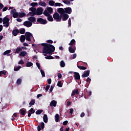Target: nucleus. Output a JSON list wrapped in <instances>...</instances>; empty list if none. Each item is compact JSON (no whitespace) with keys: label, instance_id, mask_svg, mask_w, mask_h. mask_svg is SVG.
Wrapping results in <instances>:
<instances>
[{"label":"nucleus","instance_id":"nucleus-44","mask_svg":"<svg viewBox=\"0 0 131 131\" xmlns=\"http://www.w3.org/2000/svg\"><path fill=\"white\" fill-rule=\"evenodd\" d=\"M55 7H61H61H63L62 4L60 3H56L55 4Z\"/></svg>","mask_w":131,"mask_h":131},{"label":"nucleus","instance_id":"nucleus-49","mask_svg":"<svg viewBox=\"0 0 131 131\" xmlns=\"http://www.w3.org/2000/svg\"><path fill=\"white\" fill-rule=\"evenodd\" d=\"M21 82H22V79H18L17 80V84H21Z\"/></svg>","mask_w":131,"mask_h":131},{"label":"nucleus","instance_id":"nucleus-7","mask_svg":"<svg viewBox=\"0 0 131 131\" xmlns=\"http://www.w3.org/2000/svg\"><path fill=\"white\" fill-rule=\"evenodd\" d=\"M68 18H69V15L67 13L61 15V20H62V21H67Z\"/></svg>","mask_w":131,"mask_h":131},{"label":"nucleus","instance_id":"nucleus-50","mask_svg":"<svg viewBox=\"0 0 131 131\" xmlns=\"http://www.w3.org/2000/svg\"><path fill=\"white\" fill-rule=\"evenodd\" d=\"M69 110L70 114L72 115L73 114V112H74V110H73V108H70Z\"/></svg>","mask_w":131,"mask_h":131},{"label":"nucleus","instance_id":"nucleus-19","mask_svg":"<svg viewBox=\"0 0 131 131\" xmlns=\"http://www.w3.org/2000/svg\"><path fill=\"white\" fill-rule=\"evenodd\" d=\"M26 55H27V52L26 51H21L19 54L20 57H25Z\"/></svg>","mask_w":131,"mask_h":131},{"label":"nucleus","instance_id":"nucleus-28","mask_svg":"<svg viewBox=\"0 0 131 131\" xmlns=\"http://www.w3.org/2000/svg\"><path fill=\"white\" fill-rule=\"evenodd\" d=\"M44 56H45V59H47L48 60H52V59H54V57H53L51 55L47 56V54H44Z\"/></svg>","mask_w":131,"mask_h":131},{"label":"nucleus","instance_id":"nucleus-48","mask_svg":"<svg viewBox=\"0 0 131 131\" xmlns=\"http://www.w3.org/2000/svg\"><path fill=\"white\" fill-rule=\"evenodd\" d=\"M38 4L37 3H32L31 4V6L34 8L35 7V6H37Z\"/></svg>","mask_w":131,"mask_h":131},{"label":"nucleus","instance_id":"nucleus-40","mask_svg":"<svg viewBox=\"0 0 131 131\" xmlns=\"http://www.w3.org/2000/svg\"><path fill=\"white\" fill-rule=\"evenodd\" d=\"M57 86L59 88H62V86H63V84H62V82L61 81H59L57 82Z\"/></svg>","mask_w":131,"mask_h":131},{"label":"nucleus","instance_id":"nucleus-47","mask_svg":"<svg viewBox=\"0 0 131 131\" xmlns=\"http://www.w3.org/2000/svg\"><path fill=\"white\" fill-rule=\"evenodd\" d=\"M36 66L37 67L38 69L39 70H41V69L40 68V64L38 62H36Z\"/></svg>","mask_w":131,"mask_h":131},{"label":"nucleus","instance_id":"nucleus-8","mask_svg":"<svg viewBox=\"0 0 131 131\" xmlns=\"http://www.w3.org/2000/svg\"><path fill=\"white\" fill-rule=\"evenodd\" d=\"M11 13L13 14L12 17L13 18H17V17H19V13L16 12V9L11 10Z\"/></svg>","mask_w":131,"mask_h":131},{"label":"nucleus","instance_id":"nucleus-4","mask_svg":"<svg viewBox=\"0 0 131 131\" xmlns=\"http://www.w3.org/2000/svg\"><path fill=\"white\" fill-rule=\"evenodd\" d=\"M37 22L43 25H45L48 24V20H46V19H43L42 18H39V17L37 18Z\"/></svg>","mask_w":131,"mask_h":131},{"label":"nucleus","instance_id":"nucleus-11","mask_svg":"<svg viewBox=\"0 0 131 131\" xmlns=\"http://www.w3.org/2000/svg\"><path fill=\"white\" fill-rule=\"evenodd\" d=\"M23 25H24V26H26V27H28V28L31 27V26H32V23L29 21H25Z\"/></svg>","mask_w":131,"mask_h":131},{"label":"nucleus","instance_id":"nucleus-14","mask_svg":"<svg viewBox=\"0 0 131 131\" xmlns=\"http://www.w3.org/2000/svg\"><path fill=\"white\" fill-rule=\"evenodd\" d=\"M76 95H79V92H78V89H76L75 90H74L72 92L71 97L72 98H73L74 96H75V94Z\"/></svg>","mask_w":131,"mask_h":131},{"label":"nucleus","instance_id":"nucleus-53","mask_svg":"<svg viewBox=\"0 0 131 131\" xmlns=\"http://www.w3.org/2000/svg\"><path fill=\"white\" fill-rule=\"evenodd\" d=\"M47 82H48V84H51V83H52V79L49 78V79H48Z\"/></svg>","mask_w":131,"mask_h":131},{"label":"nucleus","instance_id":"nucleus-33","mask_svg":"<svg viewBox=\"0 0 131 131\" xmlns=\"http://www.w3.org/2000/svg\"><path fill=\"white\" fill-rule=\"evenodd\" d=\"M47 19L50 22H53V21H54V18H53V17L52 16V15H51V14L48 16Z\"/></svg>","mask_w":131,"mask_h":131},{"label":"nucleus","instance_id":"nucleus-60","mask_svg":"<svg viewBox=\"0 0 131 131\" xmlns=\"http://www.w3.org/2000/svg\"><path fill=\"white\" fill-rule=\"evenodd\" d=\"M47 42L48 43H53V41L52 40H48L47 41Z\"/></svg>","mask_w":131,"mask_h":131},{"label":"nucleus","instance_id":"nucleus-6","mask_svg":"<svg viewBox=\"0 0 131 131\" xmlns=\"http://www.w3.org/2000/svg\"><path fill=\"white\" fill-rule=\"evenodd\" d=\"M26 39L28 40V41H31V38H30L32 36V34L29 32H27L25 33Z\"/></svg>","mask_w":131,"mask_h":131},{"label":"nucleus","instance_id":"nucleus-62","mask_svg":"<svg viewBox=\"0 0 131 131\" xmlns=\"http://www.w3.org/2000/svg\"><path fill=\"white\" fill-rule=\"evenodd\" d=\"M37 128L38 131L41 130V128H40V126H39V125L37 126Z\"/></svg>","mask_w":131,"mask_h":131},{"label":"nucleus","instance_id":"nucleus-38","mask_svg":"<svg viewBox=\"0 0 131 131\" xmlns=\"http://www.w3.org/2000/svg\"><path fill=\"white\" fill-rule=\"evenodd\" d=\"M63 3L66 5H68V6H70V5H71V3L69 1H67V0L63 1Z\"/></svg>","mask_w":131,"mask_h":131},{"label":"nucleus","instance_id":"nucleus-1","mask_svg":"<svg viewBox=\"0 0 131 131\" xmlns=\"http://www.w3.org/2000/svg\"><path fill=\"white\" fill-rule=\"evenodd\" d=\"M41 45L43 47L42 53L43 54H52V53H54L55 52V47L51 44H49L47 43H42Z\"/></svg>","mask_w":131,"mask_h":131},{"label":"nucleus","instance_id":"nucleus-61","mask_svg":"<svg viewBox=\"0 0 131 131\" xmlns=\"http://www.w3.org/2000/svg\"><path fill=\"white\" fill-rule=\"evenodd\" d=\"M72 102L71 101H68L67 102V106L69 107V106H70V105H71Z\"/></svg>","mask_w":131,"mask_h":131},{"label":"nucleus","instance_id":"nucleus-21","mask_svg":"<svg viewBox=\"0 0 131 131\" xmlns=\"http://www.w3.org/2000/svg\"><path fill=\"white\" fill-rule=\"evenodd\" d=\"M75 48L74 47L73 48H72V47H70L69 48V52H70V53H71L72 54H73V53H75Z\"/></svg>","mask_w":131,"mask_h":131},{"label":"nucleus","instance_id":"nucleus-34","mask_svg":"<svg viewBox=\"0 0 131 131\" xmlns=\"http://www.w3.org/2000/svg\"><path fill=\"white\" fill-rule=\"evenodd\" d=\"M77 67L80 70H86L87 69V68L84 66H77Z\"/></svg>","mask_w":131,"mask_h":131},{"label":"nucleus","instance_id":"nucleus-54","mask_svg":"<svg viewBox=\"0 0 131 131\" xmlns=\"http://www.w3.org/2000/svg\"><path fill=\"white\" fill-rule=\"evenodd\" d=\"M68 24L69 26L70 27H71V18H69L68 20Z\"/></svg>","mask_w":131,"mask_h":131},{"label":"nucleus","instance_id":"nucleus-46","mask_svg":"<svg viewBox=\"0 0 131 131\" xmlns=\"http://www.w3.org/2000/svg\"><path fill=\"white\" fill-rule=\"evenodd\" d=\"M29 112H30V113H31L32 114H33V113H34L35 112V111L34 110V109H33V108H31L29 111Z\"/></svg>","mask_w":131,"mask_h":131},{"label":"nucleus","instance_id":"nucleus-42","mask_svg":"<svg viewBox=\"0 0 131 131\" xmlns=\"http://www.w3.org/2000/svg\"><path fill=\"white\" fill-rule=\"evenodd\" d=\"M21 68H22V67L21 66H18L16 68H14V71H18V70H20V69H21Z\"/></svg>","mask_w":131,"mask_h":131},{"label":"nucleus","instance_id":"nucleus-59","mask_svg":"<svg viewBox=\"0 0 131 131\" xmlns=\"http://www.w3.org/2000/svg\"><path fill=\"white\" fill-rule=\"evenodd\" d=\"M0 72L1 73V74H3L4 75H6V74H7V72H4V71H1Z\"/></svg>","mask_w":131,"mask_h":131},{"label":"nucleus","instance_id":"nucleus-5","mask_svg":"<svg viewBox=\"0 0 131 131\" xmlns=\"http://www.w3.org/2000/svg\"><path fill=\"white\" fill-rule=\"evenodd\" d=\"M43 13V8L39 7L36 9V15H42Z\"/></svg>","mask_w":131,"mask_h":131},{"label":"nucleus","instance_id":"nucleus-36","mask_svg":"<svg viewBox=\"0 0 131 131\" xmlns=\"http://www.w3.org/2000/svg\"><path fill=\"white\" fill-rule=\"evenodd\" d=\"M49 4L50 6H51L52 7H54V6H55V2L53 0H51L49 2Z\"/></svg>","mask_w":131,"mask_h":131},{"label":"nucleus","instance_id":"nucleus-22","mask_svg":"<svg viewBox=\"0 0 131 131\" xmlns=\"http://www.w3.org/2000/svg\"><path fill=\"white\" fill-rule=\"evenodd\" d=\"M69 46H71V47H74V46H75V40L74 39L71 40L70 42L69 43Z\"/></svg>","mask_w":131,"mask_h":131},{"label":"nucleus","instance_id":"nucleus-15","mask_svg":"<svg viewBox=\"0 0 131 131\" xmlns=\"http://www.w3.org/2000/svg\"><path fill=\"white\" fill-rule=\"evenodd\" d=\"M57 12L58 13H59V14H60V15H63V14H65L64 9L63 8H58L57 9Z\"/></svg>","mask_w":131,"mask_h":131},{"label":"nucleus","instance_id":"nucleus-30","mask_svg":"<svg viewBox=\"0 0 131 131\" xmlns=\"http://www.w3.org/2000/svg\"><path fill=\"white\" fill-rule=\"evenodd\" d=\"M47 12H48V13L49 14H52V13H53V8L52 7H48L47 8Z\"/></svg>","mask_w":131,"mask_h":131},{"label":"nucleus","instance_id":"nucleus-58","mask_svg":"<svg viewBox=\"0 0 131 131\" xmlns=\"http://www.w3.org/2000/svg\"><path fill=\"white\" fill-rule=\"evenodd\" d=\"M57 76L58 78H62V74L61 73H58Z\"/></svg>","mask_w":131,"mask_h":131},{"label":"nucleus","instance_id":"nucleus-39","mask_svg":"<svg viewBox=\"0 0 131 131\" xmlns=\"http://www.w3.org/2000/svg\"><path fill=\"white\" fill-rule=\"evenodd\" d=\"M40 73L42 75V77H46V73H45V71L42 70H40Z\"/></svg>","mask_w":131,"mask_h":131},{"label":"nucleus","instance_id":"nucleus-32","mask_svg":"<svg viewBox=\"0 0 131 131\" xmlns=\"http://www.w3.org/2000/svg\"><path fill=\"white\" fill-rule=\"evenodd\" d=\"M25 36L24 35H21L20 38V40L21 42H24L25 41Z\"/></svg>","mask_w":131,"mask_h":131},{"label":"nucleus","instance_id":"nucleus-13","mask_svg":"<svg viewBox=\"0 0 131 131\" xmlns=\"http://www.w3.org/2000/svg\"><path fill=\"white\" fill-rule=\"evenodd\" d=\"M74 77H75V79L76 80H79V79H80V75H79V73L77 72H74Z\"/></svg>","mask_w":131,"mask_h":131},{"label":"nucleus","instance_id":"nucleus-57","mask_svg":"<svg viewBox=\"0 0 131 131\" xmlns=\"http://www.w3.org/2000/svg\"><path fill=\"white\" fill-rule=\"evenodd\" d=\"M41 127L42 129L45 128V123L41 122Z\"/></svg>","mask_w":131,"mask_h":131},{"label":"nucleus","instance_id":"nucleus-9","mask_svg":"<svg viewBox=\"0 0 131 131\" xmlns=\"http://www.w3.org/2000/svg\"><path fill=\"white\" fill-rule=\"evenodd\" d=\"M90 70H88L87 71H85L83 74L82 75L81 77L82 78H85V77H88L90 76Z\"/></svg>","mask_w":131,"mask_h":131},{"label":"nucleus","instance_id":"nucleus-37","mask_svg":"<svg viewBox=\"0 0 131 131\" xmlns=\"http://www.w3.org/2000/svg\"><path fill=\"white\" fill-rule=\"evenodd\" d=\"M43 15L46 16V17H48V16H50L51 14L48 12L47 10H45L43 12Z\"/></svg>","mask_w":131,"mask_h":131},{"label":"nucleus","instance_id":"nucleus-3","mask_svg":"<svg viewBox=\"0 0 131 131\" xmlns=\"http://www.w3.org/2000/svg\"><path fill=\"white\" fill-rule=\"evenodd\" d=\"M3 24H5V25H4L5 27H9V25H10L9 23L10 22V18L9 17H4L3 19Z\"/></svg>","mask_w":131,"mask_h":131},{"label":"nucleus","instance_id":"nucleus-20","mask_svg":"<svg viewBox=\"0 0 131 131\" xmlns=\"http://www.w3.org/2000/svg\"><path fill=\"white\" fill-rule=\"evenodd\" d=\"M43 120L45 123H47L48 122V120H49V119L48 118V115L47 114H45L43 115Z\"/></svg>","mask_w":131,"mask_h":131},{"label":"nucleus","instance_id":"nucleus-2","mask_svg":"<svg viewBox=\"0 0 131 131\" xmlns=\"http://www.w3.org/2000/svg\"><path fill=\"white\" fill-rule=\"evenodd\" d=\"M53 18L56 20V22H61V15L59 14L58 12H55L53 15Z\"/></svg>","mask_w":131,"mask_h":131},{"label":"nucleus","instance_id":"nucleus-24","mask_svg":"<svg viewBox=\"0 0 131 131\" xmlns=\"http://www.w3.org/2000/svg\"><path fill=\"white\" fill-rule=\"evenodd\" d=\"M25 16H26V13H25V12L18 13V17L20 18H23V17H25Z\"/></svg>","mask_w":131,"mask_h":131},{"label":"nucleus","instance_id":"nucleus-56","mask_svg":"<svg viewBox=\"0 0 131 131\" xmlns=\"http://www.w3.org/2000/svg\"><path fill=\"white\" fill-rule=\"evenodd\" d=\"M68 123V121L66 120L64 121L63 123L62 124L63 125H67V124Z\"/></svg>","mask_w":131,"mask_h":131},{"label":"nucleus","instance_id":"nucleus-43","mask_svg":"<svg viewBox=\"0 0 131 131\" xmlns=\"http://www.w3.org/2000/svg\"><path fill=\"white\" fill-rule=\"evenodd\" d=\"M19 32L20 33V34H24V33H25V29L23 28L21 29L20 31H19Z\"/></svg>","mask_w":131,"mask_h":131},{"label":"nucleus","instance_id":"nucleus-29","mask_svg":"<svg viewBox=\"0 0 131 131\" xmlns=\"http://www.w3.org/2000/svg\"><path fill=\"white\" fill-rule=\"evenodd\" d=\"M22 51V49L21 48V47H17L16 48V50L15 52V54H19V53H20V52H21Z\"/></svg>","mask_w":131,"mask_h":131},{"label":"nucleus","instance_id":"nucleus-17","mask_svg":"<svg viewBox=\"0 0 131 131\" xmlns=\"http://www.w3.org/2000/svg\"><path fill=\"white\" fill-rule=\"evenodd\" d=\"M18 33H19V30L18 29H14L12 31V34L14 36H17V35H18Z\"/></svg>","mask_w":131,"mask_h":131},{"label":"nucleus","instance_id":"nucleus-26","mask_svg":"<svg viewBox=\"0 0 131 131\" xmlns=\"http://www.w3.org/2000/svg\"><path fill=\"white\" fill-rule=\"evenodd\" d=\"M38 5L39 6H41V7H46L47 6V4L45 2L41 1L38 3Z\"/></svg>","mask_w":131,"mask_h":131},{"label":"nucleus","instance_id":"nucleus-18","mask_svg":"<svg viewBox=\"0 0 131 131\" xmlns=\"http://www.w3.org/2000/svg\"><path fill=\"white\" fill-rule=\"evenodd\" d=\"M28 20H29L30 22H31V23H32V22H35L36 21V19L34 17V16L29 17L28 18Z\"/></svg>","mask_w":131,"mask_h":131},{"label":"nucleus","instance_id":"nucleus-64","mask_svg":"<svg viewBox=\"0 0 131 131\" xmlns=\"http://www.w3.org/2000/svg\"><path fill=\"white\" fill-rule=\"evenodd\" d=\"M84 115H85V114H84V113H82L80 114V117H84Z\"/></svg>","mask_w":131,"mask_h":131},{"label":"nucleus","instance_id":"nucleus-52","mask_svg":"<svg viewBox=\"0 0 131 131\" xmlns=\"http://www.w3.org/2000/svg\"><path fill=\"white\" fill-rule=\"evenodd\" d=\"M51 86L50 85H48L47 86H46V89H45V90H46V92H48V91H49V90L50 89V87Z\"/></svg>","mask_w":131,"mask_h":131},{"label":"nucleus","instance_id":"nucleus-16","mask_svg":"<svg viewBox=\"0 0 131 131\" xmlns=\"http://www.w3.org/2000/svg\"><path fill=\"white\" fill-rule=\"evenodd\" d=\"M50 106H51V107H56V106H57V101L55 100H52L50 103Z\"/></svg>","mask_w":131,"mask_h":131},{"label":"nucleus","instance_id":"nucleus-23","mask_svg":"<svg viewBox=\"0 0 131 131\" xmlns=\"http://www.w3.org/2000/svg\"><path fill=\"white\" fill-rule=\"evenodd\" d=\"M19 112L23 116H25V115L26 114V110H24L23 108H21Z\"/></svg>","mask_w":131,"mask_h":131},{"label":"nucleus","instance_id":"nucleus-45","mask_svg":"<svg viewBox=\"0 0 131 131\" xmlns=\"http://www.w3.org/2000/svg\"><path fill=\"white\" fill-rule=\"evenodd\" d=\"M60 67H65V62H64V61H63V60H61V61H60Z\"/></svg>","mask_w":131,"mask_h":131},{"label":"nucleus","instance_id":"nucleus-31","mask_svg":"<svg viewBox=\"0 0 131 131\" xmlns=\"http://www.w3.org/2000/svg\"><path fill=\"white\" fill-rule=\"evenodd\" d=\"M33 66V63L30 61H28L26 64V67H31V66Z\"/></svg>","mask_w":131,"mask_h":131},{"label":"nucleus","instance_id":"nucleus-10","mask_svg":"<svg viewBox=\"0 0 131 131\" xmlns=\"http://www.w3.org/2000/svg\"><path fill=\"white\" fill-rule=\"evenodd\" d=\"M64 13L70 14L72 13V9L70 7H67L64 8Z\"/></svg>","mask_w":131,"mask_h":131},{"label":"nucleus","instance_id":"nucleus-41","mask_svg":"<svg viewBox=\"0 0 131 131\" xmlns=\"http://www.w3.org/2000/svg\"><path fill=\"white\" fill-rule=\"evenodd\" d=\"M11 52V50H7L4 52L3 55H4V56H6V55H8V54H10Z\"/></svg>","mask_w":131,"mask_h":131},{"label":"nucleus","instance_id":"nucleus-55","mask_svg":"<svg viewBox=\"0 0 131 131\" xmlns=\"http://www.w3.org/2000/svg\"><path fill=\"white\" fill-rule=\"evenodd\" d=\"M53 90H54V86L51 85L50 89V93H52L53 92Z\"/></svg>","mask_w":131,"mask_h":131},{"label":"nucleus","instance_id":"nucleus-12","mask_svg":"<svg viewBox=\"0 0 131 131\" xmlns=\"http://www.w3.org/2000/svg\"><path fill=\"white\" fill-rule=\"evenodd\" d=\"M29 11L32 12L33 14H32V16H35V15H36V8L34 7H31L29 8Z\"/></svg>","mask_w":131,"mask_h":131},{"label":"nucleus","instance_id":"nucleus-35","mask_svg":"<svg viewBox=\"0 0 131 131\" xmlns=\"http://www.w3.org/2000/svg\"><path fill=\"white\" fill-rule=\"evenodd\" d=\"M42 112H43V110H38L36 112V114L37 115H39V114H41V113H42Z\"/></svg>","mask_w":131,"mask_h":131},{"label":"nucleus","instance_id":"nucleus-27","mask_svg":"<svg viewBox=\"0 0 131 131\" xmlns=\"http://www.w3.org/2000/svg\"><path fill=\"white\" fill-rule=\"evenodd\" d=\"M55 121L56 122H58L60 120V116H59V114H56L55 115Z\"/></svg>","mask_w":131,"mask_h":131},{"label":"nucleus","instance_id":"nucleus-63","mask_svg":"<svg viewBox=\"0 0 131 131\" xmlns=\"http://www.w3.org/2000/svg\"><path fill=\"white\" fill-rule=\"evenodd\" d=\"M7 10H8V7H5L3 9V12H6V11H7Z\"/></svg>","mask_w":131,"mask_h":131},{"label":"nucleus","instance_id":"nucleus-51","mask_svg":"<svg viewBox=\"0 0 131 131\" xmlns=\"http://www.w3.org/2000/svg\"><path fill=\"white\" fill-rule=\"evenodd\" d=\"M18 64H19V65H23V64H24V61H23V60H20L18 62Z\"/></svg>","mask_w":131,"mask_h":131},{"label":"nucleus","instance_id":"nucleus-25","mask_svg":"<svg viewBox=\"0 0 131 131\" xmlns=\"http://www.w3.org/2000/svg\"><path fill=\"white\" fill-rule=\"evenodd\" d=\"M34 104H35V99H31V100L29 103V105H30L29 107H31V106H33Z\"/></svg>","mask_w":131,"mask_h":131}]
</instances>
